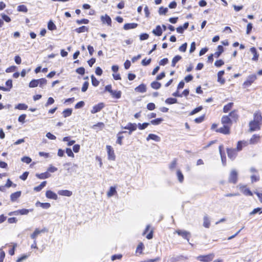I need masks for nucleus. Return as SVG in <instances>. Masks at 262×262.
I'll return each mask as SVG.
<instances>
[{"label": "nucleus", "instance_id": "obj_45", "mask_svg": "<svg viewBox=\"0 0 262 262\" xmlns=\"http://www.w3.org/2000/svg\"><path fill=\"white\" fill-rule=\"evenodd\" d=\"M178 102V100L175 98H168L166 99L165 103L168 104H172Z\"/></svg>", "mask_w": 262, "mask_h": 262}, {"label": "nucleus", "instance_id": "obj_49", "mask_svg": "<svg viewBox=\"0 0 262 262\" xmlns=\"http://www.w3.org/2000/svg\"><path fill=\"white\" fill-rule=\"evenodd\" d=\"M92 84L94 86H97L99 84V81L96 78V77L93 75H91V76Z\"/></svg>", "mask_w": 262, "mask_h": 262}, {"label": "nucleus", "instance_id": "obj_19", "mask_svg": "<svg viewBox=\"0 0 262 262\" xmlns=\"http://www.w3.org/2000/svg\"><path fill=\"white\" fill-rule=\"evenodd\" d=\"M152 33L156 36H160L162 34V29L160 25L156 26V29L152 31Z\"/></svg>", "mask_w": 262, "mask_h": 262}, {"label": "nucleus", "instance_id": "obj_27", "mask_svg": "<svg viewBox=\"0 0 262 262\" xmlns=\"http://www.w3.org/2000/svg\"><path fill=\"white\" fill-rule=\"evenodd\" d=\"M210 225V221L207 215H204L203 217V226L206 228H209Z\"/></svg>", "mask_w": 262, "mask_h": 262}, {"label": "nucleus", "instance_id": "obj_13", "mask_svg": "<svg viewBox=\"0 0 262 262\" xmlns=\"http://www.w3.org/2000/svg\"><path fill=\"white\" fill-rule=\"evenodd\" d=\"M135 91L139 93H145L147 91L146 86L145 84L142 83L135 89Z\"/></svg>", "mask_w": 262, "mask_h": 262}, {"label": "nucleus", "instance_id": "obj_30", "mask_svg": "<svg viewBox=\"0 0 262 262\" xmlns=\"http://www.w3.org/2000/svg\"><path fill=\"white\" fill-rule=\"evenodd\" d=\"M47 184V181L42 182L40 184L37 186L33 188L34 191L36 192H39L42 189L46 186Z\"/></svg>", "mask_w": 262, "mask_h": 262}, {"label": "nucleus", "instance_id": "obj_43", "mask_svg": "<svg viewBox=\"0 0 262 262\" xmlns=\"http://www.w3.org/2000/svg\"><path fill=\"white\" fill-rule=\"evenodd\" d=\"M28 108V105L25 103H19L15 106V109L25 110Z\"/></svg>", "mask_w": 262, "mask_h": 262}, {"label": "nucleus", "instance_id": "obj_9", "mask_svg": "<svg viewBox=\"0 0 262 262\" xmlns=\"http://www.w3.org/2000/svg\"><path fill=\"white\" fill-rule=\"evenodd\" d=\"M100 19L103 24H106L108 26H112V19L108 15H102Z\"/></svg>", "mask_w": 262, "mask_h": 262}, {"label": "nucleus", "instance_id": "obj_35", "mask_svg": "<svg viewBox=\"0 0 262 262\" xmlns=\"http://www.w3.org/2000/svg\"><path fill=\"white\" fill-rule=\"evenodd\" d=\"M72 112H73V110L72 108H69L65 109L62 112L63 116L64 118L69 117L72 115Z\"/></svg>", "mask_w": 262, "mask_h": 262}, {"label": "nucleus", "instance_id": "obj_50", "mask_svg": "<svg viewBox=\"0 0 262 262\" xmlns=\"http://www.w3.org/2000/svg\"><path fill=\"white\" fill-rule=\"evenodd\" d=\"M37 81L38 82V85L41 88H43V85H46L47 83V80L45 78H40L37 79Z\"/></svg>", "mask_w": 262, "mask_h": 262}, {"label": "nucleus", "instance_id": "obj_59", "mask_svg": "<svg viewBox=\"0 0 262 262\" xmlns=\"http://www.w3.org/2000/svg\"><path fill=\"white\" fill-rule=\"evenodd\" d=\"M76 72L81 75H83L85 73V69L83 67H80L76 70Z\"/></svg>", "mask_w": 262, "mask_h": 262}, {"label": "nucleus", "instance_id": "obj_31", "mask_svg": "<svg viewBox=\"0 0 262 262\" xmlns=\"http://www.w3.org/2000/svg\"><path fill=\"white\" fill-rule=\"evenodd\" d=\"M77 168L78 165L77 164H72V165L71 167L67 168V170L69 173H72L76 172Z\"/></svg>", "mask_w": 262, "mask_h": 262}, {"label": "nucleus", "instance_id": "obj_29", "mask_svg": "<svg viewBox=\"0 0 262 262\" xmlns=\"http://www.w3.org/2000/svg\"><path fill=\"white\" fill-rule=\"evenodd\" d=\"M122 92L120 91H115L113 90V92H111V95L112 96L117 99H120L121 97Z\"/></svg>", "mask_w": 262, "mask_h": 262}, {"label": "nucleus", "instance_id": "obj_1", "mask_svg": "<svg viewBox=\"0 0 262 262\" xmlns=\"http://www.w3.org/2000/svg\"><path fill=\"white\" fill-rule=\"evenodd\" d=\"M214 257L213 253H210L207 255H200L196 257V259L202 262H210Z\"/></svg>", "mask_w": 262, "mask_h": 262}, {"label": "nucleus", "instance_id": "obj_17", "mask_svg": "<svg viewBox=\"0 0 262 262\" xmlns=\"http://www.w3.org/2000/svg\"><path fill=\"white\" fill-rule=\"evenodd\" d=\"M137 127V125L136 123H128L126 126L122 127V128L130 131H135L136 130Z\"/></svg>", "mask_w": 262, "mask_h": 262}, {"label": "nucleus", "instance_id": "obj_63", "mask_svg": "<svg viewBox=\"0 0 262 262\" xmlns=\"http://www.w3.org/2000/svg\"><path fill=\"white\" fill-rule=\"evenodd\" d=\"M187 47V43L186 42L182 44L179 48V50L181 52H185L186 51Z\"/></svg>", "mask_w": 262, "mask_h": 262}, {"label": "nucleus", "instance_id": "obj_6", "mask_svg": "<svg viewBox=\"0 0 262 262\" xmlns=\"http://www.w3.org/2000/svg\"><path fill=\"white\" fill-rule=\"evenodd\" d=\"M106 148L108 160L114 161L115 160L116 157L113 148L111 145H106Z\"/></svg>", "mask_w": 262, "mask_h": 262}, {"label": "nucleus", "instance_id": "obj_44", "mask_svg": "<svg viewBox=\"0 0 262 262\" xmlns=\"http://www.w3.org/2000/svg\"><path fill=\"white\" fill-rule=\"evenodd\" d=\"M177 176L179 181L182 183L184 181V176L180 170H178L177 171Z\"/></svg>", "mask_w": 262, "mask_h": 262}, {"label": "nucleus", "instance_id": "obj_14", "mask_svg": "<svg viewBox=\"0 0 262 262\" xmlns=\"http://www.w3.org/2000/svg\"><path fill=\"white\" fill-rule=\"evenodd\" d=\"M21 194V191H18L12 193L10 195V200L11 202H15L18 198H19Z\"/></svg>", "mask_w": 262, "mask_h": 262}, {"label": "nucleus", "instance_id": "obj_4", "mask_svg": "<svg viewBox=\"0 0 262 262\" xmlns=\"http://www.w3.org/2000/svg\"><path fill=\"white\" fill-rule=\"evenodd\" d=\"M176 232L180 236H182L183 238L187 239L189 242V238L191 236V234L189 232L186 230H177Z\"/></svg>", "mask_w": 262, "mask_h": 262}, {"label": "nucleus", "instance_id": "obj_18", "mask_svg": "<svg viewBox=\"0 0 262 262\" xmlns=\"http://www.w3.org/2000/svg\"><path fill=\"white\" fill-rule=\"evenodd\" d=\"M222 123L226 125L227 124H232V119L228 115L223 116L221 119Z\"/></svg>", "mask_w": 262, "mask_h": 262}, {"label": "nucleus", "instance_id": "obj_15", "mask_svg": "<svg viewBox=\"0 0 262 262\" xmlns=\"http://www.w3.org/2000/svg\"><path fill=\"white\" fill-rule=\"evenodd\" d=\"M150 140H152L156 142H160L161 141V138L155 134H149L146 138V140L148 141Z\"/></svg>", "mask_w": 262, "mask_h": 262}, {"label": "nucleus", "instance_id": "obj_61", "mask_svg": "<svg viewBox=\"0 0 262 262\" xmlns=\"http://www.w3.org/2000/svg\"><path fill=\"white\" fill-rule=\"evenodd\" d=\"M151 58H149L148 59L146 60V58L143 59L141 61V64L143 66H147L149 65L151 62Z\"/></svg>", "mask_w": 262, "mask_h": 262}, {"label": "nucleus", "instance_id": "obj_5", "mask_svg": "<svg viewBox=\"0 0 262 262\" xmlns=\"http://www.w3.org/2000/svg\"><path fill=\"white\" fill-rule=\"evenodd\" d=\"M260 124L256 122L255 121H251L249 123V130L250 132H254L256 130H259L260 128Z\"/></svg>", "mask_w": 262, "mask_h": 262}, {"label": "nucleus", "instance_id": "obj_56", "mask_svg": "<svg viewBox=\"0 0 262 262\" xmlns=\"http://www.w3.org/2000/svg\"><path fill=\"white\" fill-rule=\"evenodd\" d=\"M1 17L2 18V20H3V21L4 20L6 22L9 23V22L11 21V20L10 17L4 13H2L1 14Z\"/></svg>", "mask_w": 262, "mask_h": 262}, {"label": "nucleus", "instance_id": "obj_10", "mask_svg": "<svg viewBox=\"0 0 262 262\" xmlns=\"http://www.w3.org/2000/svg\"><path fill=\"white\" fill-rule=\"evenodd\" d=\"M216 132L225 135H228L230 133V127L226 125H224L223 127L217 129Z\"/></svg>", "mask_w": 262, "mask_h": 262}, {"label": "nucleus", "instance_id": "obj_52", "mask_svg": "<svg viewBox=\"0 0 262 262\" xmlns=\"http://www.w3.org/2000/svg\"><path fill=\"white\" fill-rule=\"evenodd\" d=\"M149 125V123L144 122L142 124L138 123L137 125L138 127L140 130H143L145 129L148 125Z\"/></svg>", "mask_w": 262, "mask_h": 262}, {"label": "nucleus", "instance_id": "obj_24", "mask_svg": "<svg viewBox=\"0 0 262 262\" xmlns=\"http://www.w3.org/2000/svg\"><path fill=\"white\" fill-rule=\"evenodd\" d=\"M58 194L62 196H71L72 195V192L68 190H60L58 191Z\"/></svg>", "mask_w": 262, "mask_h": 262}, {"label": "nucleus", "instance_id": "obj_33", "mask_svg": "<svg viewBox=\"0 0 262 262\" xmlns=\"http://www.w3.org/2000/svg\"><path fill=\"white\" fill-rule=\"evenodd\" d=\"M217 50L218 51L214 53V56L216 58H219L224 52V47L221 45H219L217 47Z\"/></svg>", "mask_w": 262, "mask_h": 262}, {"label": "nucleus", "instance_id": "obj_2", "mask_svg": "<svg viewBox=\"0 0 262 262\" xmlns=\"http://www.w3.org/2000/svg\"><path fill=\"white\" fill-rule=\"evenodd\" d=\"M237 176L238 173L236 170L232 169L229 174L228 182L234 184H236L237 182Z\"/></svg>", "mask_w": 262, "mask_h": 262}, {"label": "nucleus", "instance_id": "obj_12", "mask_svg": "<svg viewBox=\"0 0 262 262\" xmlns=\"http://www.w3.org/2000/svg\"><path fill=\"white\" fill-rule=\"evenodd\" d=\"M230 118L232 119V122H236L238 118V115L237 114V111L236 110H233L231 111L229 115Z\"/></svg>", "mask_w": 262, "mask_h": 262}, {"label": "nucleus", "instance_id": "obj_51", "mask_svg": "<svg viewBox=\"0 0 262 262\" xmlns=\"http://www.w3.org/2000/svg\"><path fill=\"white\" fill-rule=\"evenodd\" d=\"M17 10L19 12H23L26 13L28 11V9L25 5H19L17 7Z\"/></svg>", "mask_w": 262, "mask_h": 262}, {"label": "nucleus", "instance_id": "obj_46", "mask_svg": "<svg viewBox=\"0 0 262 262\" xmlns=\"http://www.w3.org/2000/svg\"><path fill=\"white\" fill-rule=\"evenodd\" d=\"M262 213V208L257 207L256 208L254 209L251 212H250L249 215H252L255 214L256 213L261 214Z\"/></svg>", "mask_w": 262, "mask_h": 262}, {"label": "nucleus", "instance_id": "obj_54", "mask_svg": "<svg viewBox=\"0 0 262 262\" xmlns=\"http://www.w3.org/2000/svg\"><path fill=\"white\" fill-rule=\"evenodd\" d=\"M245 143V142L242 141H239L237 142L236 150V151H241L243 148V145Z\"/></svg>", "mask_w": 262, "mask_h": 262}, {"label": "nucleus", "instance_id": "obj_34", "mask_svg": "<svg viewBox=\"0 0 262 262\" xmlns=\"http://www.w3.org/2000/svg\"><path fill=\"white\" fill-rule=\"evenodd\" d=\"M117 193V191H116V187H114V186H111L110 188V189L107 193V195L108 197H111V196H112L114 195H115V193Z\"/></svg>", "mask_w": 262, "mask_h": 262}, {"label": "nucleus", "instance_id": "obj_32", "mask_svg": "<svg viewBox=\"0 0 262 262\" xmlns=\"http://www.w3.org/2000/svg\"><path fill=\"white\" fill-rule=\"evenodd\" d=\"M45 231V229H42L39 230L38 229H36L34 232L31 235V238L34 240L36 239L37 236L41 232H43Z\"/></svg>", "mask_w": 262, "mask_h": 262}, {"label": "nucleus", "instance_id": "obj_41", "mask_svg": "<svg viewBox=\"0 0 262 262\" xmlns=\"http://www.w3.org/2000/svg\"><path fill=\"white\" fill-rule=\"evenodd\" d=\"M48 29L51 31L56 29V26L52 20H50L48 23Z\"/></svg>", "mask_w": 262, "mask_h": 262}, {"label": "nucleus", "instance_id": "obj_39", "mask_svg": "<svg viewBox=\"0 0 262 262\" xmlns=\"http://www.w3.org/2000/svg\"><path fill=\"white\" fill-rule=\"evenodd\" d=\"M150 85L152 89L158 90L161 88V84L157 81H154L151 83Z\"/></svg>", "mask_w": 262, "mask_h": 262}, {"label": "nucleus", "instance_id": "obj_60", "mask_svg": "<svg viewBox=\"0 0 262 262\" xmlns=\"http://www.w3.org/2000/svg\"><path fill=\"white\" fill-rule=\"evenodd\" d=\"M89 23V20L88 19H85V18H83L80 20L77 19L76 20V23L78 24V25H80L82 24H88Z\"/></svg>", "mask_w": 262, "mask_h": 262}, {"label": "nucleus", "instance_id": "obj_7", "mask_svg": "<svg viewBox=\"0 0 262 262\" xmlns=\"http://www.w3.org/2000/svg\"><path fill=\"white\" fill-rule=\"evenodd\" d=\"M227 155L228 158L233 161L237 156V151L235 148H227Z\"/></svg>", "mask_w": 262, "mask_h": 262}, {"label": "nucleus", "instance_id": "obj_64", "mask_svg": "<svg viewBox=\"0 0 262 262\" xmlns=\"http://www.w3.org/2000/svg\"><path fill=\"white\" fill-rule=\"evenodd\" d=\"M84 105V102L83 101H80L77 103L75 105V108L76 109L81 108Z\"/></svg>", "mask_w": 262, "mask_h": 262}, {"label": "nucleus", "instance_id": "obj_48", "mask_svg": "<svg viewBox=\"0 0 262 262\" xmlns=\"http://www.w3.org/2000/svg\"><path fill=\"white\" fill-rule=\"evenodd\" d=\"M38 85V82L37 79H33L32 80L29 84V86L31 88H33L37 86Z\"/></svg>", "mask_w": 262, "mask_h": 262}, {"label": "nucleus", "instance_id": "obj_20", "mask_svg": "<svg viewBox=\"0 0 262 262\" xmlns=\"http://www.w3.org/2000/svg\"><path fill=\"white\" fill-rule=\"evenodd\" d=\"M225 72L224 70L220 71L217 73V81L222 84L225 82V80L222 78Z\"/></svg>", "mask_w": 262, "mask_h": 262}, {"label": "nucleus", "instance_id": "obj_28", "mask_svg": "<svg viewBox=\"0 0 262 262\" xmlns=\"http://www.w3.org/2000/svg\"><path fill=\"white\" fill-rule=\"evenodd\" d=\"M253 121H255L256 122L261 124L262 123V116L261 114L258 113H254V120Z\"/></svg>", "mask_w": 262, "mask_h": 262}, {"label": "nucleus", "instance_id": "obj_47", "mask_svg": "<svg viewBox=\"0 0 262 262\" xmlns=\"http://www.w3.org/2000/svg\"><path fill=\"white\" fill-rule=\"evenodd\" d=\"M33 209H22L18 210V214L20 215H26L29 213L30 211H32Z\"/></svg>", "mask_w": 262, "mask_h": 262}, {"label": "nucleus", "instance_id": "obj_38", "mask_svg": "<svg viewBox=\"0 0 262 262\" xmlns=\"http://www.w3.org/2000/svg\"><path fill=\"white\" fill-rule=\"evenodd\" d=\"M243 193L247 196H252L253 195V193L249 189L246 188L245 186H244L242 189Z\"/></svg>", "mask_w": 262, "mask_h": 262}, {"label": "nucleus", "instance_id": "obj_3", "mask_svg": "<svg viewBox=\"0 0 262 262\" xmlns=\"http://www.w3.org/2000/svg\"><path fill=\"white\" fill-rule=\"evenodd\" d=\"M256 79L257 76L255 74L250 75L248 76L247 80L243 83V85L244 88L249 87Z\"/></svg>", "mask_w": 262, "mask_h": 262}, {"label": "nucleus", "instance_id": "obj_36", "mask_svg": "<svg viewBox=\"0 0 262 262\" xmlns=\"http://www.w3.org/2000/svg\"><path fill=\"white\" fill-rule=\"evenodd\" d=\"M233 106V102H229L227 104L225 105L223 107V112L227 113L228 112Z\"/></svg>", "mask_w": 262, "mask_h": 262}, {"label": "nucleus", "instance_id": "obj_53", "mask_svg": "<svg viewBox=\"0 0 262 262\" xmlns=\"http://www.w3.org/2000/svg\"><path fill=\"white\" fill-rule=\"evenodd\" d=\"M203 109L202 106H199L196 108H195L194 110H193L189 114L190 115H193L201 111H202Z\"/></svg>", "mask_w": 262, "mask_h": 262}, {"label": "nucleus", "instance_id": "obj_23", "mask_svg": "<svg viewBox=\"0 0 262 262\" xmlns=\"http://www.w3.org/2000/svg\"><path fill=\"white\" fill-rule=\"evenodd\" d=\"M126 131H121L118 133L117 134V140L116 143L119 144V145H122V139L124 138V137L121 135L122 134L126 133Z\"/></svg>", "mask_w": 262, "mask_h": 262}, {"label": "nucleus", "instance_id": "obj_58", "mask_svg": "<svg viewBox=\"0 0 262 262\" xmlns=\"http://www.w3.org/2000/svg\"><path fill=\"white\" fill-rule=\"evenodd\" d=\"M89 85V83L88 81H85L82 86L81 91L82 92H85L87 91Z\"/></svg>", "mask_w": 262, "mask_h": 262}, {"label": "nucleus", "instance_id": "obj_55", "mask_svg": "<svg viewBox=\"0 0 262 262\" xmlns=\"http://www.w3.org/2000/svg\"><path fill=\"white\" fill-rule=\"evenodd\" d=\"M167 8H164L163 7H161L159 9V13L160 15H165L166 13L168 12Z\"/></svg>", "mask_w": 262, "mask_h": 262}, {"label": "nucleus", "instance_id": "obj_57", "mask_svg": "<svg viewBox=\"0 0 262 262\" xmlns=\"http://www.w3.org/2000/svg\"><path fill=\"white\" fill-rule=\"evenodd\" d=\"M5 186L7 188H9L11 186L15 187L16 186V184H13V182L10 180V179H8L5 184Z\"/></svg>", "mask_w": 262, "mask_h": 262}, {"label": "nucleus", "instance_id": "obj_25", "mask_svg": "<svg viewBox=\"0 0 262 262\" xmlns=\"http://www.w3.org/2000/svg\"><path fill=\"white\" fill-rule=\"evenodd\" d=\"M36 206H39L43 209H48L51 207V204L49 203H41L39 201H37L35 204Z\"/></svg>", "mask_w": 262, "mask_h": 262}, {"label": "nucleus", "instance_id": "obj_42", "mask_svg": "<svg viewBox=\"0 0 262 262\" xmlns=\"http://www.w3.org/2000/svg\"><path fill=\"white\" fill-rule=\"evenodd\" d=\"M163 121V118H156L155 119L152 120L150 121V123L154 125H157L161 124Z\"/></svg>", "mask_w": 262, "mask_h": 262}, {"label": "nucleus", "instance_id": "obj_22", "mask_svg": "<svg viewBox=\"0 0 262 262\" xmlns=\"http://www.w3.org/2000/svg\"><path fill=\"white\" fill-rule=\"evenodd\" d=\"M51 174L48 172H43L41 173H36V177L39 179H45L50 177Z\"/></svg>", "mask_w": 262, "mask_h": 262}, {"label": "nucleus", "instance_id": "obj_8", "mask_svg": "<svg viewBox=\"0 0 262 262\" xmlns=\"http://www.w3.org/2000/svg\"><path fill=\"white\" fill-rule=\"evenodd\" d=\"M105 105L103 103L100 102L96 105L93 106L92 110L91 111L92 114H95L100 112L104 107Z\"/></svg>", "mask_w": 262, "mask_h": 262}, {"label": "nucleus", "instance_id": "obj_40", "mask_svg": "<svg viewBox=\"0 0 262 262\" xmlns=\"http://www.w3.org/2000/svg\"><path fill=\"white\" fill-rule=\"evenodd\" d=\"M182 58V57L180 56V55H176L175 56L172 60V62H171V66L172 67H175L176 63L180 60H181Z\"/></svg>", "mask_w": 262, "mask_h": 262}, {"label": "nucleus", "instance_id": "obj_21", "mask_svg": "<svg viewBox=\"0 0 262 262\" xmlns=\"http://www.w3.org/2000/svg\"><path fill=\"white\" fill-rule=\"evenodd\" d=\"M138 26L136 23H126L124 25L123 29L125 30H128L131 29H135Z\"/></svg>", "mask_w": 262, "mask_h": 262}, {"label": "nucleus", "instance_id": "obj_62", "mask_svg": "<svg viewBox=\"0 0 262 262\" xmlns=\"http://www.w3.org/2000/svg\"><path fill=\"white\" fill-rule=\"evenodd\" d=\"M21 161L27 164H29L32 161V160L30 157L25 156L21 158Z\"/></svg>", "mask_w": 262, "mask_h": 262}, {"label": "nucleus", "instance_id": "obj_26", "mask_svg": "<svg viewBox=\"0 0 262 262\" xmlns=\"http://www.w3.org/2000/svg\"><path fill=\"white\" fill-rule=\"evenodd\" d=\"M250 52L253 54L252 60L257 61L258 59L259 54L257 53L256 49L255 47H252L250 49Z\"/></svg>", "mask_w": 262, "mask_h": 262}, {"label": "nucleus", "instance_id": "obj_37", "mask_svg": "<svg viewBox=\"0 0 262 262\" xmlns=\"http://www.w3.org/2000/svg\"><path fill=\"white\" fill-rule=\"evenodd\" d=\"M88 31V28L87 27L85 26H82L79 28H76L75 30V31L78 33H81L84 32H87Z\"/></svg>", "mask_w": 262, "mask_h": 262}, {"label": "nucleus", "instance_id": "obj_16", "mask_svg": "<svg viewBox=\"0 0 262 262\" xmlns=\"http://www.w3.org/2000/svg\"><path fill=\"white\" fill-rule=\"evenodd\" d=\"M223 145L219 146V151L221 157L222 163L224 166L226 164V157L225 153L222 151Z\"/></svg>", "mask_w": 262, "mask_h": 262}, {"label": "nucleus", "instance_id": "obj_11", "mask_svg": "<svg viewBox=\"0 0 262 262\" xmlns=\"http://www.w3.org/2000/svg\"><path fill=\"white\" fill-rule=\"evenodd\" d=\"M46 196L48 199H53L54 200H56L58 199L57 194L50 190H47L46 191Z\"/></svg>", "mask_w": 262, "mask_h": 262}]
</instances>
